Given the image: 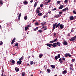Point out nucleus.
Returning a JSON list of instances; mask_svg holds the SVG:
<instances>
[{"mask_svg":"<svg viewBox=\"0 0 76 76\" xmlns=\"http://www.w3.org/2000/svg\"><path fill=\"white\" fill-rule=\"evenodd\" d=\"M25 31H27V30H29V28L28 26L26 27H25Z\"/></svg>","mask_w":76,"mask_h":76,"instance_id":"14","label":"nucleus"},{"mask_svg":"<svg viewBox=\"0 0 76 76\" xmlns=\"http://www.w3.org/2000/svg\"><path fill=\"white\" fill-rule=\"evenodd\" d=\"M38 16L39 17L40 16H42V13H41L40 12H39V13H38Z\"/></svg>","mask_w":76,"mask_h":76,"instance_id":"20","label":"nucleus"},{"mask_svg":"<svg viewBox=\"0 0 76 76\" xmlns=\"http://www.w3.org/2000/svg\"><path fill=\"white\" fill-rule=\"evenodd\" d=\"M75 39H74V38L72 37L70 39H69V40L70 41H73V42H75Z\"/></svg>","mask_w":76,"mask_h":76,"instance_id":"10","label":"nucleus"},{"mask_svg":"<svg viewBox=\"0 0 76 76\" xmlns=\"http://www.w3.org/2000/svg\"><path fill=\"white\" fill-rule=\"evenodd\" d=\"M63 13L62 12H59V14H61Z\"/></svg>","mask_w":76,"mask_h":76,"instance_id":"53","label":"nucleus"},{"mask_svg":"<svg viewBox=\"0 0 76 76\" xmlns=\"http://www.w3.org/2000/svg\"><path fill=\"white\" fill-rule=\"evenodd\" d=\"M57 23H55V24L53 25V29L54 30L56 28H58L59 29H62L64 28V25L62 24H60V23H59L57 25Z\"/></svg>","mask_w":76,"mask_h":76,"instance_id":"1","label":"nucleus"},{"mask_svg":"<svg viewBox=\"0 0 76 76\" xmlns=\"http://www.w3.org/2000/svg\"><path fill=\"white\" fill-rule=\"evenodd\" d=\"M74 31V30H73V29H72V30L71 32H73V31Z\"/></svg>","mask_w":76,"mask_h":76,"instance_id":"57","label":"nucleus"},{"mask_svg":"<svg viewBox=\"0 0 76 76\" xmlns=\"http://www.w3.org/2000/svg\"><path fill=\"white\" fill-rule=\"evenodd\" d=\"M56 45L57 44V45H58V46L59 47L60 46V43L59 44V42H57L56 43Z\"/></svg>","mask_w":76,"mask_h":76,"instance_id":"23","label":"nucleus"},{"mask_svg":"<svg viewBox=\"0 0 76 76\" xmlns=\"http://www.w3.org/2000/svg\"><path fill=\"white\" fill-rule=\"evenodd\" d=\"M40 9V7H38L37 9V10H39Z\"/></svg>","mask_w":76,"mask_h":76,"instance_id":"52","label":"nucleus"},{"mask_svg":"<svg viewBox=\"0 0 76 76\" xmlns=\"http://www.w3.org/2000/svg\"><path fill=\"white\" fill-rule=\"evenodd\" d=\"M62 74H66L67 73V71L66 70H64L62 72Z\"/></svg>","mask_w":76,"mask_h":76,"instance_id":"13","label":"nucleus"},{"mask_svg":"<svg viewBox=\"0 0 76 76\" xmlns=\"http://www.w3.org/2000/svg\"><path fill=\"white\" fill-rule=\"evenodd\" d=\"M56 10V8H55L53 9L52 10V11H55V10Z\"/></svg>","mask_w":76,"mask_h":76,"instance_id":"46","label":"nucleus"},{"mask_svg":"<svg viewBox=\"0 0 76 76\" xmlns=\"http://www.w3.org/2000/svg\"><path fill=\"white\" fill-rule=\"evenodd\" d=\"M27 65V66H29V63H28Z\"/></svg>","mask_w":76,"mask_h":76,"instance_id":"64","label":"nucleus"},{"mask_svg":"<svg viewBox=\"0 0 76 76\" xmlns=\"http://www.w3.org/2000/svg\"><path fill=\"white\" fill-rule=\"evenodd\" d=\"M35 24L36 25H38V22H37L35 23Z\"/></svg>","mask_w":76,"mask_h":76,"instance_id":"43","label":"nucleus"},{"mask_svg":"<svg viewBox=\"0 0 76 76\" xmlns=\"http://www.w3.org/2000/svg\"><path fill=\"white\" fill-rule=\"evenodd\" d=\"M59 61L61 63H62L63 61H62L61 58H60L59 59Z\"/></svg>","mask_w":76,"mask_h":76,"instance_id":"17","label":"nucleus"},{"mask_svg":"<svg viewBox=\"0 0 76 76\" xmlns=\"http://www.w3.org/2000/svg\"><path fill=\"white\" fill-rule=\"evenodd\" d=\"M47 29V28H45V29H44V30H46Z\"/></svg>","mask_w":76,"mask_h":76,"instance_id":"62","label":"nucleus"},{"mask_svg":"<svg viewBox=\"0 0 76 76\" xmlns=\"http://www.w3.org/2000/svg\"><path fill=\"white\" fill-rule=\"evenodd\" d=\"M53 34L54 36H56V34L55 32L53 33Z\"/></svg>","mask_w":76,"mask_h":76,"instance_id":"51","label":"nucleus"},{"mask_svg":"<svg viewBox=\"0 0 76 76\" xmlns=\"http://www.w3.org/2000/svg\"><path fill=\"white\" fill-rule=\"evenodd\" d=\"M33 64V62L32 61H30V65H32Z\"/></svg>","mask_w":76,"mask_h":76,"instance_id":"30","label":"nucleus"},{"mask_svg":"<svg viewBox=\"0 0 76 76\" xmlns=\"http://www.w3.org/2000/svg\"><path fill=\"white\" fill-rule=\"evenodd\" d=\"M43 4H40V7H42H42H43Z\"/></svg>","mask_w":76,"mask_h":76,"instance_id":"38","label":"nucleus"},{"mask_svg":"<svg viewBox=\"0 0 76 76\" xmlns=\"http://www.w3.org/2000/svg\"><path fill=\"white\" fill-rule=\"evenodd\" d=\"M33 0H31V1H30V2L31 3H32L33 2Z\"/></svg>","mask_w":76,"mask_h":76,"instance_id":"55","label":"nucleus"},{"mask_svg":"<svg viewBox=\"0 0 76 76\" xmlns=\"http://www.w3.org/2000/svg\"><path fill=\"white\" fill-rule=\"evenodd\" d=\"M12 63L13 64H14L15 63V61L14 60H12L11 61Z\"/></svg>","mask_w":76,"mask_h":76,"instance_id":"16","label":"nucleus"},{"mask_svg":"<svg viewBox=\"0 0 76 76\" xmlns=\"http://www.w3.org/2000/svg\"><path fill=\"white\" fill-rule=\"evenodd\" d=\"M52 46H51V45H49V47L50 48Z\"/></svg>","mask_w":76,"mask_h":76,"instance_id":"59","label":"nucleus"},{"mask_svg":"<svg viewBox=\"0 0 76 76\" xmlns=\"http://www.w3.org/2000/svg\"><path fill=\"white\" fill-rule=\"evenodd\" d=\"M27 26H28V27H30V26L29 25H27Z\"/></svg>","mask_w":76,"mask_h":76,"instance_id":"58","label":"nucleus"},{"mask_svg":"<svg viewBox=\"0 0 76 76\" xmlns=\"http://www.w3.org/2000/svg\"><path fill=\"white\" fill-rule=\"evenodd\" d=\"M75 59H72V62H74V61H75Z\"/></svg>","mask_w":76,"mask_h":76,"instance_id":"39","label":"nucleus"},{"mask_svg":"<svg viewBox=\"0 0 76 76\" xmlns=\"http://www.w3.org/2000/svg\"><path fill=\"white\" fill-rule=\"evenodd\" d=\"M47 72L48 73H50L51 72V71L49 69H47Z\"/></svg>","mask_w":76,"mask_h":76,"instance_id":"27","label":"nucleus"},{"mask_svg":"<svg viewBox=\"0 0 76 76\" xmlns=\"http://www.w3.org/2000/svg\"><path fill=\"white\" fill-rule=\"evenodd\" d=\"M37 2H35V4H34V9H35V8L36 7V6H37Z\"/></svg>","mask_w":76,"mask_h":76,"instance_id":"19","label":"nucleus"},{"mask_svg":"<svg viewBox=\"0 0 76 76\" xmlns=\"http://www.w3.org/2000/svg\"><path fill=\"white\" fill-rule=\"evenodd\" d=\"M15 71H16V72H18L19 71V69L18 68H17Z\"/></svg>","mask_w":76,"mask_h":76,"instance_id":"42","label":"nucleus"},{"mask_svg":"<svg viewBox=\"0 0 76 76\" xmlns=\"http://www.w3.org/2000/svg\"><path fill=\"white\" fill-rule=\"evenodd\" d=\"M64 7V6L63 5H61L60 6V7H58V9H61L63 8V7Z\"/></svg>","mask_w":76,"mask_h":76,"instance_id":"15","label":"nucleus"},{"mask_svg":"<svg viewBox=\"0 0 76 76\" xmlns=\"http://www.w3.org/2000/svg\"><path fill=\"white\" fill-rule=\"evenodd\" d=\"M23 3L25 5V4H28V1H24L23 2Z\"/></svg>","mask_w":76,"mask_h":76,"instance_id":"11","label":"nucleus"},{"mask_svg":"<svg viewBox=\"0 0 76 76\" xmlns=\"http://www.w3.org/2000/svg\"><path fill=\"white\" fill-rule=\"evenodd\" d=\"M49 42L50 43H53V42H54L53 40H52V41H50Z\"/></svg>","mask_w":76,"mask_h":76,"instance_id":"40","label":"nucleus"},{"mask_svg":"<svg viewBox=\"0 0 76 76\" xmlns=\"http://www.w3.org/2000/svg\"><path fill=\"white\" fill-rule=\"evenodd\" d=\"M50 44H46V45L48 46V47H49V45H50Z\"/></svg>","mask_w":76,"mask_h":76,"instance_id":"47","label":"nucleus"},{"mask_svg":"<svg viewBox=\"0 0 76 76\" xmlns=\"http://www.w3.org/2000/svg\"><path fill=\"white\" fill-rule=\"evenodd\" d=\"M18 43H16V44H15L14 45V46L13 47H15L16 46H18Z\"/></svg>","mask_w":76,"mask_h":76,"instance_id":"31","label":"nucleus"},{"mask_svg":"<svg viewBox=\"0 0 76 76\" xmlns=\"http://www.w3.org/2000/svg\"><path fill=\"white\" fill-rule=\"evenodd\" d=\"M51 1V0H48V2L45 3V4H48V3H49V2H50Z\"/></svg>","mask_w":76,"mask_h":76,"instance_id":"22","label":"nucleus"},{"mask_svg":"<svg viewBox=\"0 0 76 76\" xmlns=\"http://www.w3.org/2000/svg\"><path fill=\"white\" fill-rule=\"evenodd\" d=\"M73 37L74 38V39H76V35L75 36H74Z\"/></svg>","mask_w":76,"mask_h":76,"instance_id":"49","label":"nucleus"},{"mask_svg":"<svg viewBox=\"0 0 76 76\" xmlns=\"http://www.w3.org/2000/svg\"><path fill=\"white\" fill-rule=\"evenodd\" d=\"M39 32H40V33L42 32V30H39L38 31Z\"/></svg>","mask_w":76,"mask_h":76,"instance_id":"29","label":"nucleus"},{"mask_svg":"<svg viewBox=\"0 0 76 76\" xmlns=\"http://www.w3.org/2000/svg\"><path fill=\"white\" fill-rule=\"evenodd\" d=\"M3 72H2V75H1V76H3Z\"/></svg>","mask_w":76,"mask_h":76,"instance_id":"61","label":"nucleus"},{"mask_svg":"<svg viewBox=\"0 0 76 76\" xmlns=\"http://www.w3.org/2000/svg\"><path fill=\"white\" fill-rule=\"evenodd\" d=\"M56 46H57V44H56V43H54L53 44V45H52V47H56Z\"/></svg>","mask_w":76,"mask_h":76,"instance_id":"12","label":"nucleus"},{"mask_svg":"<svg viewBox=\"0 0 76 76\" xmlns=\"http://www.w3.org/2000/svg\"><path fill=\"white\" fill-rule=\"evenodd\" d=\"M0 4L2 5L3 4L2 1H0Z\"/></svg>","mask_w":76,"mask_h":76,"instance_id":"36","label":"nucleus"},{"mask_svg":"<svg viewBox=\"0 0 76 76\" xmlns=\"http://www.w3.org/2000/svg\"><path fill=\"white\" fill-rule=\"evenodd\" d=\"M40 11L39 10H37L36 11L37 13H40Z\"/></svg>","mask_w":76,"mask_h":76,"instance_id":"28","label":"nucleus"},{"mask_svg":"<svg viewBox=\"0 0 76 76\" xmlns=\"http://www.w3.org/2000/svg\"><path fill=\"white\" fill-rule=\"evenodd\" d=\"M60 58V54H58V56H56L55 57V58L56 60H57L58 58Z\"/></svg>","mask_w":76,"mask_h":76,"instance_id":"3","label":"nucleus"},{"mask_svg":"<svg viewBox=\"0 0 76 76\" xmlns=\"http://www.w3.org/2000/svg\"><path fill=\"white\" fill-rule=\"evenodd\" d=\"M16 40V38H14L13 39V40L11 42V44H12L15 42V41Z\"/></svg>","mask_w":76,"mask_h":76,"instance_id":"7","label":"nucleus"},{"mask_svg":"<svg viewBox=\"0 0 76 76\" xmlns=\"http://www.w3.org/2000/svg\"><path fill=\"white\" fill-rule=\"evenodd\" d=\"M68 8L67 7L65 8V9H63L62 10L63 12H65L66 10L68 11Z\"/></svg>","mask_w":76,"mask_h":76,"instance_id":"6","label":"nucleus"},{"mask_svg":"<svg viewBox=\"0 0 76 76\" xmlns=\"http://www.w3.org/2000/svg\"><path fill=\"white\" fill-rule=\"evenodd\" d=\"M57 40V39L56 38L55 39H54V40H53V42H56Z\"/></svg>","mask_w":76,"mask_h":76,"instance_id":"35","label":"nucleus"},{"mask_svg":"<svg viewBox=\"0 0 76 76\" xmlns=\"http://www.w3.org/2000/svg\"><path fill=\"white\" fill-rule=\"evenodd\" d=\"M25 72H22V75L23 76H24V75H25Z\"/></svg>","mask_w":76,"mask_h":76,"instance_id":"33","label":"nucleus"},{"mask_svg":"<svg viewBox=\"0 0 76 76\" xmlns=\"http://www.w3.org/2000/svg\"><path fill=\"white\" fill-rule=\"evenodd\" d=\"M70 33H69V34H68L67 35V36L68 37H70Z\"/></svg>","mask_w":76,"mask_h":76,"instance_id":"50","label":"nucleus"},{"mask_svg":"<svg viewBox=\"0 0 76 76\" xmlns=\"http://www.w3.org/2000/svg\"><path fill=\"white\" fill-rule=\"evenodd\" d=\"M63 44L64 45H65V46L67 45H68L67 42L65 40L63 42Z\"/></svg>","mask_w":76,"mask_h":76,"instance_id":"5","label":"nucleus"},{"mask_svg":"<svg viewBox=\"0 0 76 76\" xmlns=\"http://www.w3.org/2000/svg\"><path fill=\"white\" fill-rule=\"evenodd\" d=\"M68 53H66L64 56L65 57H67V56H68Z\"/></svg>","mask_w":76,"mask_h":76,"instance_id":"32","label":"nucleus"},{"mask_svg":"<svg viewBox=\"0 0 76 76\" xmlns=\"http://www.w3.org/2000/svg\"><path fill=\"white\" fill-rule=\"evenodd\" d=\"M46 17V15H45L44 16V18H45V17Z\"/></svg>","mask_w":76,"mask_h":76,"instance_id":"60","label":"nucleus"},{"mask_svg":"<svg viewBox=\"0 0 76 76\" xmlns=\"http://www.w3.org/2000/svg\"><path fill=\"white\" fill-rule=\"evenodd\" d=\"M38 29V27H37V28H36L34 29V31H36Z\"/></svg>","mask_w":76,"mask_h":76,"instance_id":"26","label":"nucleus"},{"mask_svg":"<svg viewBox=\"0 0 76 76\" xmlns=\"http://www.w3.org/2000/svg\"><path fill=\"white\" fill-rule=\"evenodd\" d=\"M61 59H62V61H64V60H65V58H61Z\"/></svg>","mask_w":76,"mask_h":76,"instance_id":"34","label":"nucleus"},{"mask_svg":"<svg viewBox=\"0 0 76 76\" xmlns=\"http://www.w3.org/2000/svg\"><path fill=\"white\" fill-rule=\"evenodd\" d=\"M47 27L46 26H43V27H42V28H47Z\"/></svg>","mask_w":76,"mask_h":76,"instance_id":"56","label":"nucleus"},{"mask_svg":"<svg viewBox=\"0 0 76 76\" xmlns=\"http://www.w3.org/2000/svg\"><path fill=\"white\" fill-rule=\"evenodd\" d=\"M72 67L71 66L70 67V70H72Z\"/></svg>","mask_w":76,"mask_h":76,"instance_id":"54","label":"nucleus"},{"mask_svg":"<svg viewBox=\"0 0 76 76\" xmlns=\"http://www.w3.org/2000/svg\"><path fill=\"white\" fill-rule=\"evenodd\" d=\"M23 59V57L20 58H19L20 61H18L17 64H19V65H20L22 62V61H21V60H22V59Z\"/></svg>","mask_w":76,"mask_h":76,"instance_id":"2","label":"nucleus"},{"mask_svg":"<svg viewBox=\"0 0 76 76\" xmlns=\"http://www.w3.org/2000/svg\"><path fill=\"white\" fill-rule=\"evenodd\" d=\"M28 17L27 16L25 15L24 17V19L25 20H26L27 19Z\"/></svg>","mask_w":76,"mask_h":76,"instance_id":"21","label":"nucleus"},{"mask_svg":"<svg viewBox=\"0 0 76 76\" xmlns=\"http://www.w3.org/2000/svg\"><path fill=\"white\" fill-rule=\"evenodd\" d=\"M68 0H65L64 1V2L67 3V2Z\"/></svg>","mask_w":76,"mask_h":76,"instance_id":"48","label":"nucleus"},{"mask_svg":"<svg viewBox=\"0 0 76 76\" xmlns=\"http://www.w3.org/2000/svg\"><path fill=\"white\" fill-rule=\"evenodd\" d=\"M69 18L70 19L69 20H74V17L73 16H71L69 17Z\"/></svg>","mask_w":76,"mask_h":76,"instance_id":"4","label":"nucleus"},{"mask_svg":"<svg viewBox=\"0 0 76 76\" xmlns=\"http://www.w3.org/2000/svg\"><path fill=\"white\" fill-rule=\"evenodd\" d=\"M3 42H1L0 43V45H3Z\"/></svg>","mask_w":76,"mask_h":76,"instance_id":"41","label":"nucleus"},{"mask_svg":"<svg viewBox=\"0 0 76 76\" xmlns=\"http://www.w3.org/2000/svg\"><path fill=\"white\" fill-rule=\"evenodd\" d=\"M42 56H43V54H40V55H39V58H42Z\"/></svg>","mask_w":76,"mask_h":76,"instance_id":"24","label":"nucleus"},{"mask_svg":"<svg viewBox=\"0 0 76 76\" xmlns=\"http://www.w3.org/2000/svg\"><path fill=\"white\" fill-rule=\"evenodd\" d=\"M73 12L74 14H76V12L75 10L73 11Z\"/></svg>","mask_w":76,"mask_h":76,"instance_id":"37","label":"nucleus"},{"mask_svg":"<svg viewBox=\"0 0 76 76\" xmlns=\"http://www.w3.org/2000/svg\"><path fill=\"white\" fill-rule=\"evenodd\" d=\"M21 13H20L18 15V21H20V17H21Z\"/></svg>","mask_w":76,"mask_h":76,"instance_id":"9","label":"nucleus"},{"mask_svg":"<svg viewBox=\"0 0 76 76\" xmlns=\"http://www.w3.org/2000/svg\"><path fill=\"white\" fill-rule=\"evenodd\" d=\"M68 56H69V57H70L71 56V55L70 54H69V53H68Z\"/></svg>","mask_w":76,"mask_h":76,"instance_id":"45","label":"nucleus"},{"mask_svg":"<svg viewBox=\"0 0 76 76\" xmlns=\"http://www.w3.org/2000/svg\"><path fill=\"white\" fill-rule=\"evenodd\" d=\"M46 22H44V23L43 24V23H41V24H42V26H44L45 23H46Z\"/></svg>","mask_w":76,"mask_h":76,"instance_id":"18","label":"nucleus"},{"mask_svg":"<svg viewBox=\"0 0 76 76\" xmlns=\"http://www.w3.org/2000/svg\"><path fill=\"white\" fill-rule=\"evenodd\" d=\"M17 68H15V70H16L17 69Z\"/></svg>","mask_w":76,"mask_h":76,"instance_id":"63","label":"nucleus"},{"mask_svg":"<svg viewBox=\"0 0 76 76\" xmlns=\"http://www.w3.org/2000/svg\"><path fill=\"white\" fill-rule=\"evenodd\" d=\"M61 16V15H55L54 17L55 18L56 17L57 18L60 17Z\"/></svg>","mask_w":76,"mask_h":76,"instance_id":"8","label":"nucleus"},{"mask_svg":"<svg viewBox=\"0 0 76 76\" xmlns=\"http://www.w3.org/2000/svg\"><path fill=\"white\" fill-rule=\"evenodd\" d=\"M61 2V1H57V3L58 4H60V3Z\"/></svg>","mask_w":76,"mask_h":76,"instance_id":"44","label":"nucleus"},{"mask_svg":"<svg viewBox=\"0 0 76 76\" xmlns=\"http://www.w3.org/2000/svg\"><path fill=\"white\" fill-rule=\"evenodd\" d=\"M52 68L55 69L56 68L55 65H52L51 66Z\"/></svg>","mask_w":76,"mask_h":76,"instance_id":"25","label":"nucleus"}]
</instances>
